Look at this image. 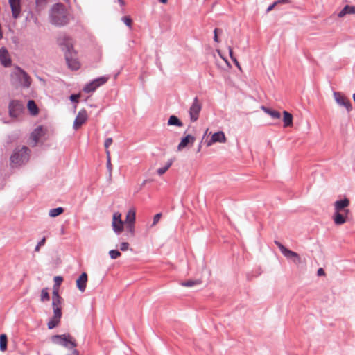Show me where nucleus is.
<instances>
[{"instance_id": "obj_27", "label": "nucleus", "mask_w": 355, "mask_h": 355, "mask_svg": "<svg viewBox=\"0 0 355 355\" xmlns=\"http://www.w3.org/2000/svg\"><path fill=\"white\" fill-rule=\"evenodd\" d=\"M7 336L6 334L0 335V350L5 352L7 349Z\"/></svg>"}, {"instance_id": "obj_25", "label": "nucleus", "mask_w": 355, "mask_h": 355, "mask_svg": "<svg viewBox=\"0 0 355 355\" xmlns=\"http://www.w3.org/2000/svg\"><path fill=\"white\" fill-rule=\"evenodd\" d=\"M261 109L262 110H263L266 114H268V115H270L272 118L273 119H279L280 116H281V114L280 112L276 111V110H270L269 108H267L264 106H262L261 107Z\"/></svg>"}, {"instance_id": "obj_47", "label": "nucleus", "mask_w": 355, "mask_h": 355, "mask_svg": "<svg viewBox=\"0 0 355 355\" xmlns=\"http://www.w3.org/2000/svg\"><path fill=\"white\" fill-rule=\"evenodd\" d=\"M228 51H229V54H230L231 59L234 58V56L233 55V51L230 46L228 47Z\"/></svg>"}, {"instance_id": "obj_20", "label": "nucleus", "mask_w": 355, "mask_h": 355, "mask_svg": "<svg viewBox=\"0 0 355 355\" xmlns=\"http://www.w3.org/2000/svg\"><path fill=\"white\" fill-rule=\"evenodd\" d=\"M347 14H355V6L346 5L338 14V16L343 17Z\"/></svg>"}, {"instance_id": "obj_53", "label": "nucleus", "mask_w": 355, "mask_h": 355, "mask_svg": "<svg viewBox=\"0 0 355 355\" xmlns=\"http://www.w3.org/2000/svg\"><path fill=\"white\" fill-rule=\"evenodd\" d=\"M235 65H236V67H237L240 70L241 69V66H240V64H239V62H237V64H235Z\"/></svg>"}, {"instance_id": "obj_30", "label": "nucleus", "mask_w": 355, "mask_h": 355, "mask_svg": "<svg viewBox=\"0 0 355 355\" xmlns=\"http://www.w3.org/2000/svg\"><path fill=\"white\" fill-rule=\"evenodd\" d=\"M200 282H201L199 281V280H188V281H185V282H181L180 284L182 286L192 287V286H194L196 285L200 284Z\"/></svg>"}, {"instance_id": "obj_21", "label": "nucleus", "mask_w": 355, "mask_h": 355, "mask_svg": "<svg viewBox=\"0 0 355 355\" xmlns=\"http://www.w3.org/2000/svg\"><path fill=\"white\" fill-rule=\"evenodd\" d=\"M27 108L30 114L33 116L37 115L39 112L37 106L33 100H29L28 101Z\"/></svg>"}, {"instance_id": "obj_4", "label": "nucleus", "mask_w": 355, "mask_h": 355, "mask_svg": "<svg viewBox=\"0 0 355 355\" xmlns=\"http://www.w3.org/2000/svg\"><path fill=\"white\" fill-rule=\"evenodd\" d=\"M12 85L17 87L28 88L31 85V78L24 70L17 67L11 74Z\"/></svg>"}, {"instance_id": "obj_1", "label": "nucleus", "mask_w": 355, "mask_h": 355, "mask_svg": "<svg viewBox=\"0 0 355 355\" xmlns=\"http://www.w3.org/2000/svg\"><path fill=\"white\" fill-rule=\"evenodd\" d=\"M49 21L55 26H64L71 20V15L66 6L62 3L54 4L49 11Z\"/></svg>"}, {"instance_id": "obj_41", "label": "nucleus", "mask_w": 355, "mask_h": 355, "mask_svg": "<svg viewBox=\"0 0 355 355\" xmlns=\"http://www.w3.org/2000/svg\"><path fill=\"white\" fill-rule=\"evenodd\" d=\"M112 144V138H107L105 141L104 146L105 149H107L109 146Z\"/></svg>"}, {"instance_id": "obj_39", "label": "nucleus", "mask_w": 355, "mask_h": 355, "mask_svg": "<svg viewBox=\"0 0 355 355\" xmlns=\"http://www.w3.org/2000/svg\"><path fill=\"white\" fill-rule=\"evenodd\" d=\"M129 243L127 242H123L120 245V249L121 251H126L128 249Z\"/></svg>"}, {"instance_id": "obj_6", "label": "nucleus", "mask_w": 355, "mask_h": 355, "mask_svg": "<svg viewBox=\"0 0 355 355\" xmlns=\"http://www.w3.org/2000/svg\"><path fill=\"white\" fill-rule=\"evenodd\" d=\"M51 341L68 349H72L76 347L75 339L69 334L54 335L51 337Z\"/></svg>"}, {"instance_id": "obj_49", "label": "nucleus", "mask_w": 355, "mask_h": 355, "mask_svg": "<svg viewBox=\"0 0 355 355\" xmlns=\"http://www.w3.org/2000/svg\"><path fill=\"white\" fill-rule=\"evenodd\" d=\"M107 159L110 158V154L109 150L106 149Z\"/></svg>"}, {"instance_id": "obj_55", "label": "nucleus", "mask_w": 355, "mask_h": 355, "mask_svg": "<svg viewBox=\"0 0 355 355\" xmlns=\"http://www.w3.org/2000/svg\"><path fill=\"white\" fill-rule=\"evenodd\" d=\"M207 132H208V129L206 130V131L205 132V135H204V137L207 135Z\"/></svg>"}, {"instance_id": "obj_12", "label": "nucleus", "mask_w": 355, "mask_h": 355, "mask_svg": "<svg viewBox=\"0 0 355 355\" xmlns=\"http://www.w3.org/2000/svg\"><path fill=\"white\" fill-rule=\"evenodd\" d=\"M112 226L116 234H119L123 230V222L121 220V214L119 212H115L113 214Z\"/></svg>"}, {"instance_id": "obj_28", "label": "nucleus", "mask_w": 355, "mask_h": 355, "mask_svg": "<svg viewBox=\"0 0 355 355\" xmlns=\"http://www.w3.org/2000/svg\"><path fill=\"white\" fill-rule=\"evenodd\" d=\"M63 211H64V209L62 207H57L55 209H50V211L49 212V216L54 218V217L59 216L62 213H63Z\"/></svg>"}, {"instance_id": "obj_45", "label": "nucleus", "mask_w": 355, "mask_h": 355, "mask_svg": "<svg viewBox=\"0 0 355 355\" xmlns=\"http://www.w3.org/2000/svg\"><path fill=\"white\" fill-rule=\"evenodd\" d=\"M317 274H318V276L324 275V270L322 268H319L318 270Z\"/></svg>"}, {"instance_id": "obj_43", "label": "nucleus", "mask_w": 355, "mask_h": 355, "mask_svg": "<svg viewBox=\"0 0 355 355\" xmlns=\"http://www.w3.org/2000/svg\"><path fill=\"white\" fill-rule=\"evenodd\" d=\"M107 168L110 172V174H111V172H112V164H111V159L110 158L107 159Z\"/></svg>"}, {"instance_id": "obj_32", "label": "nucleus", "mask_w": 355, "mask_h": 355, "mask_svg": "<svg viewBox=\"0 0 355 355\" xmlns=\"http://www.w3.org/2000/svg\"><path fill=\"white\" fill-rule=\"evenodd\" d=\"M49 300V295L47 288H43L41 291V301L46 302Z\"/></svg>"}, {"instance_id": "obj_44", "label": "nucleus", "mask_w": 355, "mask_h": 355, "mask_svg": "<svg viewBox=\"0 0 355 355\" xmlns=\"http://www.w3.org/2000/svg\"><path fill=\"white\" fill-rule=\"evenodd\" d=\"M277 5V3L274 2L273 3H272L271 5H270L267 10H266V12H270L272 10H273V8H275V6Z\"/></svg>"}, {"instance_id": "obj_38", "label": "nucleus", "mask_w": 355, "mask_h": 355, "mask_svg": "<svg viewBox=\"0 0 355 355\" xmlns=\"http://www.w3.org/2000/svg\"><path fill=\"white\" fill-rule=\"evenodd\" d=\"M161 217H162V214L159 213V214H155L153 218V222L152 226L155 225L159 222Z\"/></svg>"}, {"instance_id": "obj_8", "label": "nucleus", "mask_w": 355, "mask_h": 355, "mask_svg": "<svg viewBox=\"0 0 355 355\" xmlns=\"http://www.w3.org/2000/svg\"><path fill=\"white\" fill-rule=\"evenodd\" d=\"M8 109L10 116L16 119L21 114L24 107L21 101L12 100L9 103Z\"/></svg>"}, {"instance_id": "obj_24", "label": "nucleus", "mask_w": 355, "mask_h": 355, "mask_svg": "<svg viewBox=\"0 0 355 355\" xmlns=\"http://www.w3.org/2000/svg\"><path fill=\"white\" fill-rule=\"evenodd\" d=\"M168 125L182 127L183 123L176 116L171 115L168 119Z\"/></svg>"}, {"instance_id": "obj_54", "label": "nucleus", "mask_w": 355, "mask_h": 355, "mask_svg": "<svg viewBox=\"0 0 355 355\" xmlns=\"http://www.w3.org/2000/svg\"><path fill=\"white\" fill-rule=\"evenodd\" d=\"M200 148H201V145L200 144L199 146L198 147V150L200 151Z\"/></svg>"}, {"instance_id": "obj_40", "label": "nucleus", "mask_w": 355, "mask_h": 355, "mask_svg": "<svg viewBox=\"0 0 355 355\" xmlns=\"http://www.w3.org/2000/svg\"><path fill=\"white\" fill-rule=\"evenodd\" d=\"M62 280H63V279L60 276H56L54 277V282H55V284L56 286H60V284L62 283Z\"/></svg>"}, {"instance_id": "obj_48", "label": "nucleus", "mask_w": 355, "mask_h": 355, "mask_svg": "<svg viewBox=\"0 0 355 355\" xmlns=\"http://www.w3.org/2000/svg\"><path fill=\"white\" fill-rule=\"evenodd\" d=\"M288 2H289L288 0H277V1H275V3H277V5L279 4V3H288Z\"/></svg>"}, {"instance_id": "obj_9", "label": "nucleus", "mask_w": 355, "mask_h": 355, "mask_svg": "<svg viewBox=\"0 0 355 355\" xmlns=\"http://www.w3.org/2000/svg\"><path fill=\"white\" fill-rule=\"evenodd\" d=\"M201 110L202 104L199 101L198 97H195L189 110L190 120L191 122H195L198 119Z\"/></svg>"}, {"instance_id": "obj_10", "label": "nucleus", "mask_w": 355, "mask_h": 355, "mask_svg": "<svg viewBox=\"0 0 355 355\" xmlns=\"http://www.w3.org/2000/svg\"><path fill=\"white\" fill-rule=\"evenodd\" d=\"M108 80L107 77H100L94 79L89 83L87 84L83 88V91L86 93L94 92L98 87L104 85Z\"/></svg>"}, {"instance_id": "obj_36", "label": "nucleus", "mask_w": 355, "mask_h": 355, "mask_svg": "<svg viewBox=\"0 0 355 355\" xmlns=\"http://www.w3.org/2000/svg\"><path fill=\"white\" fill-rule=\"evenodd\" d=\"M45 241H46V239L45 237H44L38 243L37 245L35 246V252H39L40 251V247L41 246H43L44 244H45Z\"/></svg>"}, {"instance_id": "obj_31", "label": "nucleus", "mask_w": 355, "mask_h": 355, "mask_svg": "<svg viewBox=\"0 0 355 355\" xmlns=\"http://www.w3.org/2000/svg\"><path fill=\"white\" fill-rule=\"evenodd\" d=\"M60 320L52 318L47 324L48 328L49 329H52L55 328L58 324Z\"/></svg>"}, {"instance_id": "obj_17", "label": "nucleus", "mask_w": 355, "mask_h": 355, "mask_svg": "<svg viewBox=\"0 0 355 355\" xmlns=\"http://www.w3.org/2000/svg\"><path fill=\"white\" fill-rule=\"evenodd\" d=\"M9 3L12 10V16L15 19L19 17L21 7H20V0H9Z\"/></svg>"}, {"instance_id": "obj_23", "label": "nucleus", "mask_w": 355, "mask_h": 355, "mask_svg": "<svg viewBox=\"0 0 355 355\" xmlns=\"http://www.w3.org/2000/svg\"><path fill=\"white\" fill-rule=\"evenodd\" d=\"M284 127H288L291 126L293 125V116L291 114L288 113L286 111H284Z\"/></svg>"}, {"instance_id": "obj_18", "label": "nucleus", "mask_w": 355, "mask_h": 355, "mask_svg": "<svg viewBox=\"0 0 355 355\" xmlns=\"http://www.w3.org/2000/svg\"><path fill=\"white\" fill-rule=\"evenodd\" d=\"M87 282V275L85 272H83L76 280V286L79 291L81 292H84L85 291Z\"/></svg>"}, {"instance_id": "obj_19", "label": "nucleus", "mask_w": 355, "mask_h": 355, "mask_svg": "<svg viewBox=\"0 0 355 355\" xmlns=\"http://www.w3.org/2000/svg\"><path fill=\"white\" fill-rule=\"evenodd\" d=\"M196 139L193 136L191 135H187L185 137L182 138L181 141L178 146V150H182L183 148L187 146V145L191 143V144H193Z\"/></svg>"}, {"instance_id": "obj_13", "label": "nucleus", "mask_w": 355, "mask_h": 355, "mask_svg": "<svg viewBox=\"0 0 355 355\" xmlns=\"http://www.w3.org/2000/svg\"><path fill=\"white\" fill-rule=\"evenodd\" d=\"M87 119L88 115L85 110L83 109L79 111L73 122V129L78 130L87 121Z\"/></svg>"}, {"instance_id": "obj_15", "label": "nucleus", "mask_w": 355, "mask_h": 355, "mask_svg": "<svg viewBox=\"0 0 355 355\" xmlns=\"http://www.w3.org/2000/svg\"><path fill=\"white\" fill-rule=\"evenodd\" d=\"M44 135V130L42 126L36 128L31 134V144L33 146L37 145L40 139Z\"/></svg>"}, {"instance_id": "obj_42", "label": "nucleus", "mask_w": 355, "mask_h": 355, "mask_svg": "<svg viewBox=\"0 0 355 355\" xmlns=\"http://www.w3.org/2000/svg\"><path fill=\"white\" fill-rule=\"evenodd\" d=\"M79 97H80L79 94H72V95L70 96V100L72 102L78 103V99Z\"/></svg>"}, {"instance_id": "obj_5", "label": "nucleus", "mask_w": 355, "mask_h": 355, "mask_svg": "<svg viewBox=\"0 0 355 355\" xmlns=\"http://www.w3.org/2000/svg\"><path fill=\"white\" fill-rule=\"evenodd\" d=\"M30 150L26 146L17 148L10 157V162L12 166H21L29 159Z\"/></svg>"}, {"instance_id": "obj_7", "label": "nucleus", "mask_w": 355, "mask_h": 355, "mask_svg": "<svg viewBox=\"0 0 355 355\" xmlns=\"http://www.w3.org/2000/svg\"><path fill=\"white\" fill-rule=\"evenodd\" d=\"M275 243L286 259L292 260L295 264H300L301 263V258L297 252L286 248L279 241H275Z\"/></svg>"}, {"instance_id": "obj_51", "label": "nucleus", "mask_w": 355, "mask_h": 355, "mask_svg": "<svg viewBox=\"0 0 355 355\" xmlns=\"http://www.w3.org/2000/svg\"><path fill=\"white\" fill-rule=\"evenodd\" d=\"M232 61L234 62V64H237L238 60H236V58L235 57L232 58Z\"/></svg>"}, {"instance_id": "obj_16", "label": "nucleus", "mask_w": 355, "mask_h": 355, "mask_svg": "<svg viewBox=\"0 0 355 355\" xmlns=\"http://www.w3.org/2000/svg\"><path fill=\"white\" fill-rule=\"evenodd\" d=\"M0 62L6 67L11 64V60L8 51L5 47L0 49Z\"/></svg>"}, {"instance_id": "obj_11", "label": "nucleus", "mask_w": 355, "mask_h": 355, "mask_svg": "<svg viewBox=\"0 0 355 355\" xmlns=\"http://www.w3.org/2000/svg\"><path fill=\"white\" fill-rule=\"evenodd\" d=\"M334 98L336 103L340 106L345 107L348 112L352 110V105L349 99H347L342 93L339 92H334Z\"/></svg>"}, {"instance_id": "obj_52", "label": "nucleus", "mask_w": 355, "mask_h": 355, "mask_svg": "<svg viewBox=\"0 0 355 355\" xmlns=\"http://www.w3.org/2000/svg\"><path fill=\"white\" fill-rule=\"evenodd\" d=\"M159 1L162 3H166L168 0H159Z\"/></svg>"}, {"instance_id": "obj_26", "label": "nucleus", "mask_w": 355, "mask_h": 355, "mask_svg": "<svg viewBox=\"0 0 355 355\" xmlns=\"http://www.w3.org/2000/svg\"><path fill=\"white\" fill-rule=\"evenodd\" d=\"M136 213L134 209H130L125 217V223H135Z\"/></svg>"}, {"instance_id": "obj_34", "label": "nucleus", "mask_w": 355, "mask_h": 355, "mask_svg": "<svg viewBox=\"0 0 355 355\" xmlns=\"http://www.w3.org/2000/svg\"><path fill=\"white\" fill-rule=\"evenodd\" d=\"M61 317H62L61 307H55L53 309V318L60 320Z\"/></svg>"}, {"instance_id": "obj_37", "label": "nucleus", "mask_w": 355, "mask_h": 355, "mask_svg": "<svg viewBox=\"0 0 355 355\" xmlns=\"http://www.w3.org/2000/svg\"><path fill=\"white\" fill-rule=\"evenodd\" d=\"M122 21L125 23L126 26L128 27H131L132 25V19L129 17H122Z\"/></svg>"}, {"instance_id": "obj_33", "label": "nucleus", "mask_w": 355, "mask_h": 355, "mask_svg": "<svg viewBox=\"0 0 355 355\" xmlns=\"http://www.w3.org/2000/svg\"><path fill=\"white\" fill-rule=\"evenodd\" d=\"M121 252L117 250H111L109 251V255L111 259H116L121 256Z\"/></svg>"}, {"instance_id": "obj_50", "label": "nucleus", "mask_w": 355, "mask_h": 355, "mask_svg": "<svg viewBox=\"0 0 355 355\" xmlns=\"http://www.w3.org/2000/svg\"><path fill=\"white\" fill-rule=\"evenodd\" d=\"M119 3L121 5V6H124L125 5V1L124 0H118Z\"/></svg>"}, {"instance_id": "obj_14", "label": "nucleus", "mask_w": 355, "mask_h": 355, "mask_svg": "<svg viewBox=\"0 0 355 355\" xmlns=\"http://www.w3.org/2000/svg\"><path fill=\"white\" fill-rule=\"evenodd\" d=\"M226 140L225 133L223 131H218L211 135V139L207 141V146H211L216 142L223 144L226 142Z\"/></svg>"}, {"instance_id": "obj_2", "label": "nucleus", "mask_w": 355, "mask_h": 355, "mask_svg": "<svg viewBox=\"0 0 355 355\" xmlns=\"http://www.w3.org/2000/svg\"><path fill=\"white\" fill-rule=\"evenodd\" d=\"M58 44L65 51V58L69 68L72 70H78L80 68V63L76 58L72 56L73 46L70 38L66 35L60 36L58 38Z\"/></svg>"}, {"instance_id": "obj_29", "label": "nucleus", "mask_w": 355, "mask_h": 355, "mask_svg": "<svg viewBox=\"0 0 355 355\" xmlns=\"http://www.w3.org/2000/svg\"><path fill=\"white\" fill-rule=\"evenodd\" d=\"M172 164H173V160L172 159L168 160L165 166L157 169V174L159 175H162L164 174L167 171V170L171 166Z\"/></svg>"}, {"instance_id": "obj_35", "label": "nucleus", "mask_w": 355, "mask_h": 355, "mask_svg": "<svg viewBox=\"0 0 355 355\" xmlns=\"http://www.w3.org/2000/svg\"><path fill=\"white\" fill-rule=\"evenodd\" d=\"M126 229L131 234V235H134V234H135V223H127Z\"/></svg>"}, {"instance_id": "obj_3", "label": "nucleus", "mask_w": 355, "mask_h": 355, "mask_svg": "<svg viewBox=\"0 0 355 355\" xmlns=\"http://www.w3.org/2000/svg\"><path fill=\"white\" fill-rule=\"evenodd\" d=\"M349 200L343 198L336 200L334 202V214L333 216L334 222L337 225L346 223L349 210L347 207L349 205Z\"/></svg>"}, {"instance_id": "obj_22", "label": "nucleus", "mask_w": 355, "mask_h": 355, "mask_svg": "<svg viewBox=\"0 0 355 355\" xmlns=\"http://www.w3.org/2000/svg\"><path fill=\"white\" fill-rule=\"evenodd\" d=\"M61 297L59 295L58 292L57 291H53V297H52V306L54 309L55 307H61Z\"/></svg>"}, {"instance_id": "obj_46", "label": "nucleus", "mask_w": 355, "mask_h": 355, "mask_svg": "<svg viewBox=\"0 0 355 355\" xmlns=\"http://www.w3.org/2000/svg\"><path fill=\"white\" fill-rule=\"evenodd\" d=\"M217 31L218 29L217 28H215L214 29V40L215 42H218V35H217Z\"/></svg>"}]
</instances>
